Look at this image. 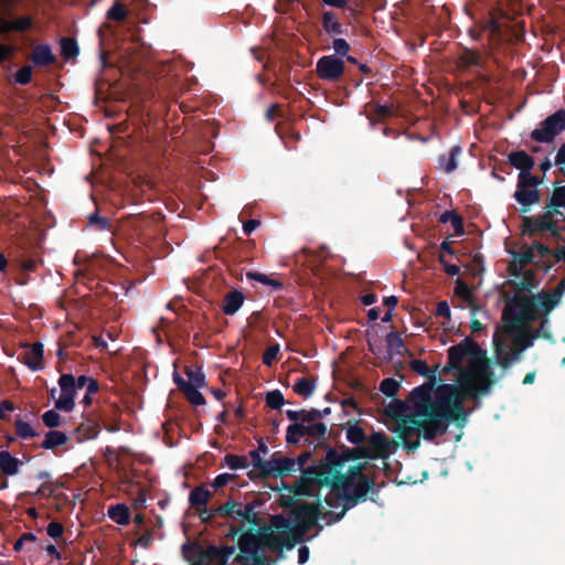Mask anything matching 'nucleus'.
Wrapping results in <instances>:
<instances>
[{
  "mask_svg": "<svg viewBox=\"0 0 565 565\" xmlns=\"http://www.w3.org/2000/svg\"><path fill=\"white\" fill-rule=\"evenodd\" d=\"M42 420H43V424L49 428H56L62 425V417L54 409L46 411L42 415Z\"/></svg>",
  "mask_w": 565,
  "mask_h": 565,
  "instance_id": "nucleus-52",
  "label": "nucleus"
},
{
  "mask_svg": "<svg viewBox=\"0 0 565 565\" xmlns=\"http://www.w3.org/2000/svg\"><path fill=\"white\" fill-rule=\"evenodd\" d=\"M21 0H1L0 3V34L25 33L33 29L34 19L31 15H14L13 6Z\"/></svg>",
  "mask_w": 565,
  "mask_h": 565,
  "instance_id": "nucleus-9",
  "label": "nucleus"
},
{
  "mask_svg": "<svg viewBox=\"0 0 565 565\" xmlns=\"http://www.w3.org/2000/svg\"><path fill=\"white\" fill-rule=\"evenodd\" d=\"M200 387H194L193 384H190L182 393L186 397V399L195 406H201L206 403L205 397L199 391Z\"/></svg>",
  "mask_w": 565,
  "mask_h": 565,
  "instance_id": "nucleus-42",
  "label": "nucleus"
},
{
  "mask_svg": "<svg viewBox=\"0 0 565 565\" xmlns=\"http://www.w3.org/2000/svg\"><path fill=\"white\" fill-rule=\"evenodd\" d=\"M534 287V276L531 271L523 275L522 280L516 285V292L530 291Z\"/></svg>",
  "mask_w": 565,
  "mask_h": 565,
  "instance_id": "nucleus-58",
  "label": "nucleus"
},
{
  "mask_svg": "<svg viewBox=\"0 0 565 565\" xmlns=\"http://www.w3.org/2000/svg\"><path fill=\"white\" fill-rule=\"evenodd\" d=\"M235 553V546H210L204 553L203 558L216 565H226L228 558Z\"/></svg>",
  "mask_w": 565,
  "mask_h": 565,
  "instance_id": "nucleus-20",
  "label": "nucleus"
},
{
  "mask_svg": "<svg viewBox=\"0 0 565 565\" xmlns=\"http://www.w3.org/2000/svg\"><path fill=\"white\" fill-rule=\"evenodd\" d=\"M223 463L232 470L246 469L249 467V461L246 456L227 454L223 458Z\"/></svg>",
  "mask_w": 565,
  "mask_h": 565,
  "instance_id": "nucleus-40",
  "label": "nucleus"
},
{
  "mask_svg": "<svg viewBox=\"0 0 565 565\" xmlns=\"http://www.w3.org/2000/svg\"><path fill=\"white\" fill-rule=\"evenodd\" d=\"M438 367L439 365H436L435 367L428 366V372L422 374V376H425L428 382L417 386L416 388H422L424 391L423 395L428 396V402L434 407H436L435 405L438 403V397H441L444 402L439 408L440 412L466 422L467 413L457 388L450 384H443L437 388H434L437 381Z\"/></svg>",
  "mask_w": 565,
  "mask_h": 565,
  "instance_id": "nucleus-6",
  "label": "nucleus"
},
{
  "mask_svg": "<svg viewBox=\"0 0 565 565\" xmlns=\"http://www.w3.org/2000/svg\"><path fill=\"white\" fill-rule=\"evenodd\" d=\"M14 79L20 85H28L32 81V67L24 65L19 68L14 75Z\"/></svg>",
  "mask_w": 565,
  "mask_h": 565,
  "instance_id": "nucleus-54",
  "label": "nucleus"
},
{
  "mask_svg": "<svg viewBox=\"0 0 565 565\" xmlns=\"http://www.w3.org/2000/svg\"><path fill=\"white\" fill-rule=\"evenodd\" d=\"M439 222L440 223H448V222L451 223V225L455 230V234L457 236H461L465 234L462 217L454 211H445L439 216Z\"/></svg>",
  "mask_w": 565,
  "mask_h": 565,
  "instance_id": "nucleus-36",
  "label": "nucleus"
},
{
  "mask_svg": "<svg viewBox=\"0 0 565 565\" xmlns=\"http://www.w3.org/2000/svg\"><path fill=\"white\" fill-rule=\"evenodd\" d=\"M386 354L387 359L392 360L395 355H409L412 356V353L409 350L405 347L404 340L402 337L394 330L387 333L386 338Z\"/></svg>",
  "mask_w": 565,
  "mask_h": 565,
  "instance_id": "nucleus-19",
  "label": "nucleus"
},
{
  "mask_svg": "<svg viewBox=\"0 0 565 565\" xmlns=\"http://www.w3.org/2000/svg\"><path fill=\"white\" fill-rule=\"evenodd\" d=\"M262 504V501L258 499H254L246 504L231 499L224 504L215 508V512H218V515L224 519H231L232 521L239 523H248L249 527H256L260 524V519L256 509Z\"/></svg>",
  "mask_w": 565,
  "mask_h": 565,
  "instance_id": "nucleus-8",
  "label": "nucleus"
},
{
  "mask_svg": "<svg viewBox=\"0 0 565 565\" xmlns=\"http://www.w3.org/2000/svg\"><path fill=\"white\" fill-rule=\"evenodd\" d=\"M30 60L36 67H47L55 64L57 57L50 44L40 43L33 46Z\"/></svg>",
  "mask_w": 565,
  "mask_h": 565,
  "instance_id": "nucleus-18",
  "label": "nucleus"
},
{
  "mask_svg": "<svg viewBox=\"0 0 565 565\" xmlns=\"http://www.w3.org/2000/svg\"><path fill=\"white\" fill-rule=\"evenodd\" d=\"M21 466L22 461L13 457L8 450L0 451V471L4 476H15Z\"/></svg>",
  "mask_w": 565,
  "mask_h": 565,
  "instance_id": "nucleus-24",
  "label": "nucleus"
},
{
  "mask_svg": "<svg viewBox=\"0 0 565 565\" xmlns=\"http://www.w3.org/2000/svg\"><path fill=\"white\" fill-rule=\"evenodd\" d=\"M317 489L312 495L317 500L312 503H301L291 510V520L281 515H276L273 519V525L276 531L271 532L266 537V545L274 550L280 551L284 547L291 550L298 542H303L308 531H310L318 520H326L327 522L337 513L333 511L322 512L321 500Z\"/></svg>",
  "mask_w": 565,
  "mask_h": 565,
  "instance_id": "nucleus-3",
  "label": "nucleus"
},
{
  "mask_svg": "<svg viewBox=\"0 0 565 565\" xmlns=\"http://www.w3.org/2000/svg\"><path fill=\"white\" fill-rule=\"evenodd\" d=\"M266 405L273 409H280L285 404V398L279 390H274L266 395Z\"/></svg>",
  "mask_w": 565,
  "mask_h": 565,
  "instance_id": "nucleus-48",
  "label": "nucleus"
},
{
  "mask_svg": "<svg viewBox=\"0 0 565 565\" xmlns=\"http://www.w3.org/2000/svg\"><path fill=\"white\" fill-rule=\"evenodd\" d=\"M14 426L15 435L21 439H31L40 435L29 423L22 420L21 418L15 419Z\"/></svg>",
  "mask_w": 565,
  "mask_h": 565,
  "instance_id": "nucleus-39",
  "label": "nucleus"
},
{
  "mask_svg": "<svg viewBox=\"0 0 565 565\" xmlns=\"http://www.w3.org/2000/svg\"><path fill=\"white\" fill-rule=\"evenodd\" d=\"M530 248H533V252L536 250L540 258L554 257L555 250L551 249L547 245L541 242H533Z\"/></svg>",
  "mask_w": 565,
  "mask_h": 565,
  "instance_id": "nucleus-59",
  "label": "nucleus"
},
{
  "mask_svg": "<svg viewBox=\"0 0 565 565\" xmlns=\"http://www.w3.org/2000/svg\"><path fill=\"white\" fill-rule=\"evenodd\" d=\"M535 298L537 301V308H541L543 313H548L557 305L548 292H540Z\"/></svg>",
  "mask_w": 565,
  "mask_h": 565,
  "instance_id": "nucleus-45",
  "label": "nucleus"
},
{
  "mask_svg": "<svg viewBox=\"0 0 565 565\" xmlns=\"http://www.w3.org/2000/svg\"><path fill=\"white\" fill-rule=\"evenodd\" d=\"M61 54L66 61H72L79 54L77 41L74 38H62L61 40Z\"/></svg>",
  "mask_w": 565,
  "mask_h": 565,
  "instance_id": "nucleus-32",
  "label": "nucleus"
},
{
  "mask_svg": "<svg viewBox=\"0 0 565 565\" xmlns=\"http://www.w3.org/2000/svg\"><path fill=\"white\" fill-rule=\"evenodd\" d=\"M276 478H282L291 472H296L294 458L274 455Z\"/></svg>",
  "mask_w": 565,
  "mask_h": 565,
  "instance_id": "nucleus-31",
  "label": "nucleus"
},
{
  "mask_svg": "<svg viewBox=\"0 0 565 565\" xmlns=\"http://www.w3.org/2000/svg\"><path fill=\"white\" fill-rule=\"evenodd\" d=\"M459 62L465 67L478 66L481 62V56L478 52L465 49L459 56Z\"/></svg>",
  "mask_w": 565,
  "mask_h": 565,
  "instance_id": "nucleus-41",
  "label": "nucleus"
},
{
  "mask_svg": "<svg viewBox=\"0 0 565 565\" xmlns=\"http://www.w3.org/2000/svg\"><path fill=\"white\" fill-rule=\"evenodd\" d=\"M523 233L533 236L537 233L550 232V224L543 222L539 216H524L522 220Z\"/></svg>",
  "mask_w": 565,
  "mask_h": 565,
  "instance_id": "nucleus-27",
  "label": "nucleus"
},
{
  "mask_svg": "<svg viewBox=\"0 0 565 565\" xmlns=\"http://www.w3.org/2000/svg\"><path fill=\"white\" fill-rule=\"evenodd\" d=\"M508 160L513 168L520 170L518 179L534 177L531 171L534 168L535 161L526 151H512L509 153Z\"/></svg>",
  "mask_w": 565,
  "mask_h": 565,
  "instance_id": "nucleus-16",
  "label": "nucleus"
},
{
  "mask_svg": "<svg viewBox=\"0 0 565 565\" xmlns=\"http://www.w3.org/2000/svg\"><path fill=\"white\" fill-rule=\"evenodd\" d=\"M363 446L349 448L341 447V451L329 447L323 459L317 465H311L303 471V476L299 478L290 488V492L295 495H312L317 489L323 487L329 480L343 476V469L347 462L358 459H366Z\"/></svg>",
  "mask_w": 565,
  "mask_h": 565,
  "instance_id": "nucleus-4",
  "label": "nucleus"
},
{
  "mask_svg": "<svg viewBox=\"0 0 565 565\" xmlns=\"http://www.w3.org/2000/svg\"><path fill=\"white\" fill-rule=\"evenodd\" d=\"M546 204L565 221V185L555 186Z\"/></svg>",
  "mask_w": 565,
  "mask_h": 565,
  "instance_id": "nucleus-25",
  "label": "nucleus"
},
{
  "mask_svg": "<svg viewBox=\"0 0 565 565\" xmlns=\"http://www.w3.org/2000/svg\"><path fill=\"white\" fill-rule=\"evenodd\" d=\"M539 316L535 296L516 292L505 305L503 318L513 327L534 321Z\"/></svg>",
  "mask_w": 565,
  "mask_h": 565,
  "instance_id": "nucleus-7",
  "label": "nucleus"
},
{
  "mask_svg": "<svg viewBox=\"0 0 565 565\" xmlns=\"http://www.w3.org/2000/svg\"><path fill=\"white\" fill-rule=\"evenodd\" d=\"M557 215L556 212H554L552 209H548V204L544 206V213L542 215H539V217L550 224V234L557 241H564V237L562 235V230H565L564 227H559L556 220H554V216Z\"/></svg>",
  "mask_w": 565,
  "mask_h": 565,
  "instance_id": "nucleus-28",
  "label": "nucleus"
},
{
  "mask_svg": "<svg viewBox=\"0 0 565 565\" xmlns=\"http://www.w3.org/2000/svg\"><path fill=\"white\" fill-rule=\"evenodd\" d=\"M247 476L249 479L276 477L274 456L269 460L264 459L263 465L258 466L256 470L249 471Z\"/></svg>",
  "mask_w": 565,
  "mask_h": 565,
  "instance_id": "nucleus-33",
  "label": "nucleus"
},
{
  "mask_svg": "<svg viewBox=\"0 0 565 565\" xmlns=\"http://www.w3.org/2000/svg\"><path fill=\"white\" fill-rule=\"evenodd\" d=\"M75 407V396L61 393L55 401V408L62 412H71Z\"/></svg>",
  "mask_w": 565,
  "mask_h": 565,
  "instance_id": "nucleus-51",
  "label": "nucleus"
},
{
  "mask_svg": "<svg viewBox=\"0 0 565 565\" xmlns=\"http://www.w3.org/2000/svg\"><path fill=\"white\" fill-rule=\"evenodd\" d=\"M316 390V381L311 377H299L295 385L294 391L303 398L310 397Z\"/></svg>",
  "mask_w": 565,
  "mask_h": 565,
  "instance_id": "nucleus-35",
  "label": "nucleus"
},
{
  "mask_svg": "<svg viewBox=\"0 0 565 565\" xmlns=\"http://www.w3.org/2000/svg\"><path fill=\"white\" fill-rule=\"evenodd\" d=\"M255 527H248L247 531H242L238 537L239 553L235 556V562L241 565H249L254 562L255 565H264L265 558L257 554L259 541L256 534L253 533Z\"/></svg>",
  "mask_w": 565,
  "mask_h": 565,
  "instance_id": "nucleus-13",
  "label": "nucleus"
},
{
  "mask_svg": "<svg viewBox=\"0 0 565 565\" xmlns=\"http://www.w3.org/2000/svg\"><path fill=\"white\" fill-rule=\"evenodd\" d=\"M64 526L62 523L52 521L46 526V533L50 537L57 540L63 535Z\"/></svg>",
  "mask_w": 565,
  "mask_h": 565,
  "instance_id": "nucleus-60",
  "label": "nucleus"
},
{
  "mask_svg": "<svg viewBox=\"0 0 565 565\" xmlns=\"http://www.w3.org/2000/svg\"><path fill=\"white\" fill-rule=\"evenodd\" d=\"M321 419L320 409L311 408V409H302V423L311 424L319 423Z\"/></svg>",
  "mask_w": 565,
  "mask_h": 565,
  "instance_id": "nucleus-63",
  "label": "nucleus"
},
{
  "mask_svg": "<svg viewBox=\"0 0 565 565\" xmlns=\"http://www.w3.org/2000/svg\"><path fill=\"white\" fill-rule=\"evenodd\" d=\"M236 475L232 473H221L218 475L212 482L213 488L220 489L225 487L231 480L236 479Z\"/></svg>",
  "mask_w": 565,
  "mask_h": 565,
  "instance_id": "nucleus-64",
  "label": "nucleus"
},
{
  "mask_svg": "<svg viewBox=\"0 0 565 565\" xmlns=\"http://www.w3.org/2000/svg\"><path fill=\"white\" fill-rule=\"evenodd\" d=\"M88 224L97 231H109L110 223L107 217L99 216L97 212L88 215Z\"/></svg>",
  "mask_w": 565,
  "mask_h": 565,
  "instance_id": "nucleus-50",
  "label": "nucleus"
},
{
  "mask_svg": "<svg viewBox=\"0 0 565 565\" xmlns=\"http://www.w3.org/2000/svg\"><path fill=\"white\" fill-rule=\"evenodd\" d=\"M344 71V61L337 55L321 56L316 64V73L318 77L330 83L339 82L343 76Z\"/></svg>",
  "mask_w": 565,
  "mask_h": 565,
  "instance_id": "nucleus-14",
  "label": "nucleus"
},
{
  "mask_svg": "<svg viewBox=\"0 0 565 565\" xmlns=\"http://www.w3.org/2000/svg\"><path fill=\"white\" fill-rule=\"evenodd\" d=\"M366 462H358L350 466L343 476L329 480L323 486L330 487L332 492L343 494L344 504L341 511L332 516L328 523H335L340 521L348 510L356 504L366 501L370 492L374 493L375 481L373 478L364 473Z\"/></svg>",
  "mask_w": 565,
  "mask_h": 565,
  "instance_id": "nucleus-5",
  "label": "nucleus"
},
{
  "mask_svg": "<svg viewBox=\"0 0 565 565\" xmlns=\"http://www.w3.org/2000/svg\"><path fill=\"white\" fill-rule=\"evenodd\" d=\"M422 388H414L408 397L412 404V413L408 416L397 420L393 431L402 440L404 448L408 451H415L419 446V437L427 441L445 435L451 423L462 425L466 422L440 412L443 398L438 397V403L434 407L428 402V396L423 395Z\"/></svg>",
  "mask_w": 565,
  "mask_h": 565,
  "instance_id": "nucleus-1",
  "label": "nucleus"
},
{
  "mask_svg": "<svg viewBox=\"0 0 565 565\" xmlns=\"http://www.w3.org/2000/svg\"><path fill=\"white\" fill-rule=\"evenodd\" d=\"M565 130V108H559L531 131L530 138L540 143H552Z\"/></svg>",
  "mask_w": 565,
  "mask_h": 565,
  "instance_id": "nucleus-11",
  "label": "nucleus"
},
{
  "mask_svg": "<svg viewBox=\"0 0 565 565\" xmlns=\"http://www.w3.org/2000/svg\"><path fill=\"white\" fill-rule=\"evenodd\" d=\"M534 253L533 248L527 247L525 250L520 253H514V260L519 263L520 267H525L526 265L534 262Z\"/></svg>",
  "mask_w": 565,
  "mask_h": 565,
  "instance_id": "nucleus-55",
  "label": "nucleus"
},
{
  "mask_svg": "<svg viewBox=\"0 0 565 565\" xmlns=\"http://www.w3.org/2000/svg\"><path fill=\"white\" fill-rule=\"evenodd\" d=\"M345 433L347 440L353 445L363 446L362 444L366 441L367 436L363 428L358 423H349Z\"/></svg>",
  "mask_w": 565,
  "mask_h": 565,
  "instance_id": "nucleus-34",
  "label": "nucleus"
},
{
  "mask_svg": "<svg viewBox=\"0 0 565 565\" xmlns=\"http://www.w3.org/2000/svg\"><path fill=\"white\" fill-rule=\"evenodd\" d=\"M185 374L189 377V381H188L189 384H193L194 387H204L205 386V375L200 367H198L195 370L186 369Z\"/></svg>",
  "mask_w": 565,
  "mask_h": 565,
  "instance_id": "nucleus-49",
  "label": "nucleus"
},
{
  "mask_svg": "<svg viewBox=\"0 0 565 565\" xmlns=\"http://www.w3.org/2000/svg\"><path fill=\"white\" fill-rule=\"evenodd\" d=\"M108 515L120 525H127L130 522V513L124 504L110 505L108 509Z\"/></svg>",
  "mask_w": 565,
  "mask_h": 565,
  "instance_id": "nucleus-37",
  "label": "nucleus"
},
{
  "mask_svg": "<svg viewBox=\"0 0 565 565\" xmlns=\"http://www.w3.org/2000/svg\"><path fill=\"white\" fill-rule=\"evenodd\" d=\"M495 359L498 364H500L503 369H509L513 364V358H511V353L507 348H497Z\"/></svg>",
  "mask_w": 565,
  "mask_h": 565,
  "instance_id": "nucleus-53",
  "label": "nucleus"
},
{
  "mask_svg": "<svg viewBox=\"0 0 565 565\" xmlns=\"http://www.w3.org/2000/svg\"><path fill=\"white\" fill-rule=\"evenodd\" d=\"M365 449L366 459H387L393 449L397 447L394 440H391L384 433H373L366 438Z\"/></svg>",
  "mask_w": 565,
  "mask_h": 565,
  "instance_id": "nucleus-15",
  "label": "nucleus"
},
{
  "mask_svg": "<svg viewBox=\"0 0 565 565\" xmlns=\"http://www.w3.org/2000/svg\"><path fill=\"white\" fill-rule=\"evenodd\" d=\"M322 29L329 35H342L345 30L333 11H323L321 14Z\"/></svg>",
  "mask_w": 565,
  "mask_h": 565,
  "instance_id": "nucleus-23",
  "label": "nucleus"
},
{
  "mask_svg": "<svg viewBox=\"0 0 565 565\" xmlns=\"http://www.w3.org/2000/svg\"><path fill=\"white\" fill-rule=\"evenodd\" d=\"M196 512L203 523H210L213 519L218 515V512H215V509H209L206 505L198 508Z\"/></svg>",
  "mask_w": 565,
  "mask_h": 565,
  "instance_id": "nucleus-62",
  "label": "nucleus"
},
{
  "mask_svg": "<svg viewBox=\"0 0 565 565\" xmlns=\"http://www.w3.org/2000/svg\"><path fill=\"white\" fill-rule=\"evenodd\" d=\"M212 492L201 484L195 487L189 494V503L192 508L198 509L207 504Z\"/></svg>",
  "mask_w": 565,
  "mask_h": 565,
  "instance_id": "nucleus-30",
  "label": "nucleus"
},
{
  "mask_svg": "<svg viewBox=\"0 0 565 565\" xmlns=\"http://www.w3.org/2000/svg\"><path fill=\"white\" fill-rule=\"evenodd\" d=\"M350 49L351 46L345 39L338 38L333 40V50L337 55L345 56L349 53Z\"/></svg>",
  "mask_w": 565,
  "mask_h": 565,
  "instance_id": "nucleus-61",
  "label": "nucleus"
},
{
  "mask_svg": "<svg viewBox=\"0 0 565 565\" xmlns=\"http://www.w3.org/2000/svg\"><path fill=\"white\" fill-rule=\"evenodd\" d=\"M100 431L99 424L92 419H85L75 429L74 434L78 443L94 439Z\"/></svg>",
  "mask_w": 565,
  "mask_h": 565,
  "instance_id": "nucleus-22",
  "label": "nucleus"
},
{
  "mask_svg": "<svg viewBox=\"0 0 565 565\" xmlns=\"http://www.w3.org/2000/svg\"><path fill=\"white\" fill-rule=\"evenodd\" d=\"M107 19L114 20V21H125L127 18V10L124 4L119 2H115L107 11L106 13Z\"/></svg>",
  "mask_w": 565,
  "mask_h": 565,
  "instance_id": "nucleus-47",
  "label": "nucleus"
},
{
  "mask_svg": "<svg viewBox=\"0 0 565 565\" xmlns=\"http://www.w3.org/2000/svg\"><path fill=\"white\" fill-rule=\"evenodd\" d=\"M447 352L448 362L444 373L448 374L452 370L459 372L458 381L465 397L473 399L490 392L497 380L486 351L471 337H466L460 343L450 347Z\"/></svg>",
  "mask_w": 565,
  "mask_h": 565,
  "instance_id": "nucleus-2",
  "label": "nucleus"
},
{
  "mask_svg": "<svg viewBox=\"0 0 565 565\" xmlns=\"http://www.w3.org/2000/svg\"><path fill=\"white\" fill-rule=\"evenodd\" d=\"M61 392L67 395L76 394L75 377L72 374H62L58 379Z\"/></svg>",
  "mask_w": 565,
  "mask_h": 565,
  "instance_id": "nucleus-43",
  "label": "nucleus"
},
{
  "mask_svg": "<svg viewBox=\"0 0 565 565\" xmlns=\"http://www.w3.org/2000/svg\"><path fill=\"white\" fill-rule=\"evenodd\" d=\"M68 440V437L65 433L60 430H49L43 441L41 443V448L46 450H53L58 446L65 445Z\"/></svg>",
  "mask_w": 565,
  "mask_h": 565,
  "instance_id": "nucleus-29",
  "label": "nucleus"
},
{
  "mask_svg": "<svg viewBox=\"0 0 565 565\" xmlns=\"http://www.w3.org/2000/svg\"><path fill=\"white\" fill-rule=\"evenodd\" d=\"M44 347L41 342L26 344L22 354V361L32 371H39L44 367Z\"/></svg>",
  "mask_w": 565,
  "mask_h": 565,
  "instance_id": "nucleus-17",
  "label": "nucleus"
},
{
  "mask_svg": "<svg viewBox=\"0 0 565 565\" xmlns=\"http://www.w3.org/2000/svg\"><path fill=\"white\" fill-rule=\"evenodd\" d=\"M245 300V296L241 290L233 289L228 291L224 298L222 303V310L227 316L235 315L241 307L243 306Z\"/></svg>",
  "mask_w": 565,
  "mask_h": 565,
  "instance_id": "nucleus-21",
  "label": "nucleus"
},
{
  "mask_svg": "<svg viewBox=\"0 0 565 565\" xmlns=\"http://www.w3.org/2000/svg\"><path fill=\"white\" fill-rule=\"evenodd\" d=\"M246 277L249 280H256L263 285L269 286L274 290H280L284 287V284L280 280L270 278L269 276L258 271H247Z\"/></svg>",
  "mask_w": 565,
  "mask_h": 565,
  "instance_id": "nucleus-38",
  "label": "nucleus"
},
{
  "mask_svg": "<svg viewBox=\"0 0 565 565\" xmlns=\"http://www.w3.org/2000/svg\"><path fill=\"white\" fill-rule=\"evenodd\" d=\"M312 454L311 451L307 450L301 452L297 458H294L296 472L300 471V478L303 476V471H306L309 467L305 468V466L308 463V461L311 459Z\"/></svg>",
  "mask_w": 565,
  "mask_h": 565,
  "instance_id": "nucleus-56",
  "label": "nucleus"
},
{
  "mask_svg": "<svg viewBox=\"0 0 565 565\" xmlns=\"http://www.w3.org/2000/svg\"><path fill=\"white\" fill-rule=\"evenodd\" d=\"M401 387V383L393 377L384 379L380 384V391L387 397L396 395Z\"/></svg>",
  "mask_w": 565,
  "mask_h": 565,
  "instance_id": "nucleus-44",
  "label": "nucleus"
},
{
  "mask_svg": "<svg viewBox=\"0 0 565 565\" xmlns=\"http://www.w3.org/2000/svg\"><path fill=\"white\" fill-rule=\"evenodd\" d=\"M327 431V425L321 422L311 424H290L286 430V443L288 445H298L302 437H307L308 445H319L324 441Z\"/></svg>",
  "mask_w": 565,
  "mask_h": 565,
  "instance_id": "nucleus-10",
  "label": "nucleus"
},
{
  "mask_svg": "<svg viewBox=\"0 0 565 565\" xmlns=\"http://www.w3.org/2000/svg\"><path fill=\"white\" fill-rule=\"evenodd\" d=\"M279 353V344H274L268 347L263 353V363L267 366H270L274 361L277 359Z\"/></svg>",
  "mask_w": 565,
  "mask_h": 565,
  "instance_id": "nucleus-57",
  "label": "nucleus"
},
{
  "mask_svg": "<svg viewBox=\"0 0 565 565\" xmlns=\"http://www.w3.org/2000/svg\"><path fill=\"white\" fill-rule=\"evenodd\" d=\"M461 152V147L456 145L451 147L449 154H440L438 158L440 168L447 173L454 172L458 167L457 159Z\"/></svg>",
  "mask_w": 565,
  "mask_h": 565,
  "instance_id": "nucleus-26",
  "label": "nucleus"
},
{
  "mask_svg": "<svg viewBox=\"0 0 565 565\" xmlns=\"http://www.w3.org/2000/svg\"><path fill=\"white\" fill-rule=\"evenodd\" d=\"M131 227L139 234L143 233L151 220L142 213L131 215L129 218Z\"/></svg>",
  "mask_w": 565,
  "mask_h": 565,
  "instance_id": "nucleus-46",
  "label": "nucleus"
},
{
  "mask_svg": "<svg viewBox=\"0 0 565 565\" xmlns=\"http://www.w3.org/2000/svg\"><path fill=\"white\" fill-rule=\"evenodd\" d=\"M541 183L542 179L539 177L518 179L516 190L513 198L521 205V213H527L532 205L540 202L541 193L537 190V186Z\"/></svg>",
  "mask_w": 565,
  "mask_h": 565,
  "instance_id": "nucleus-12",
  "label": "nucleus"
}]
</instances>
